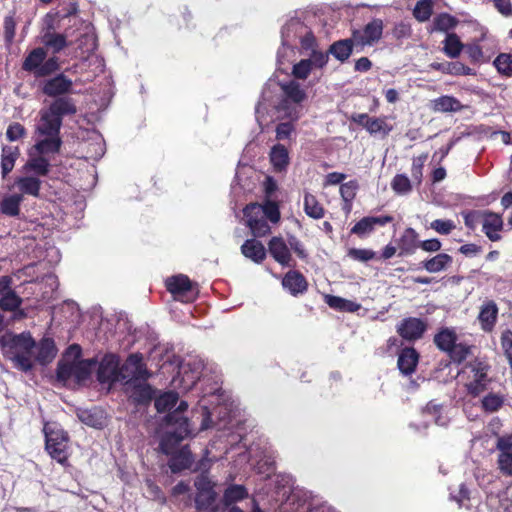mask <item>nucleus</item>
I'll return each instance as SVG.
<instances>
[{"instance_id": "obj_23", "label": "nucleus", "mask_w": 512, "mask_h": 512, "mask_svg": "<svg viewBox=\"0 0 512 512\" xmlns=\"http://www.w3.org/2000/svg\"><path fill=\"white\" fill-rule=\"evenodd\" d=\"M419 235L415 229L408 227L404 230L401 237L398 239L399 256H407L415 253L419 246Z\"/></svg>"}, {"instance_id": "obj_5", "label": "nucleus", "mask_w": 512, "mask_h": 512, "mask_svg": "<svg viewBox=\"0 0 512 512\" xmlns=\"http://www.w3.org/2000/svg\"><path fill=\"white\" fill-rule=\"evenodd\" d=\"M490 366L484 360L473 357L468 360L461 369L460 375L465 379V387L468 394L479 396L488 388L491 379L488 377Z\"/></svg>"}, {"instance_id": "obj_45", "label": "nucleus", "mask_w": 512, "mask_h": 512, "mask_svg": "<svg viewBox=\"0 0 512 512\" xmlns=\"http://www.w3.org/2000/svg\"><path fill=\"white\" fill-rule=\"evenodd\" d=\"M482 408L488 413L498 411L504 404V396L498 393H489L481 400Z\"/></svg>"}, {"instance_id": "obj_50", "label": "nucleus", "mask_w": 512, "mask_h": 512, "mask_svg": "<svg viewBox=\"0 0 512 512\" xmlns=\"http://www.w3.org/2000/svg\"><path fill=\"white\" fill-rule=\"evenodd\" d=\"M178 395L175 392H166L160 395L155 400V407L157 411L164 412L171 409L177 403Z\"/></svg>"}, {"instance_id": "obj_8", "label": "nucleus", "mask_w": 512, "mask_h": 512, "mask_svg": "<svg viewBox=\"0 0 512 512\" xmlns=\"http://www.w3.org/2000/svg\"><path fill=\"white\" fill-rule=\"evenodd\" d=\"M44 433L47 452L57 462L64 464L68 458V437L66 433L56 423L46 424Z\"/></svg>"}, {"instance_id": "obj_33", "label": "nucleus", "mask_w": 512, "mask_h": 512, "mask_svg": "<svg viewBox=\"0 0 512 512\" xmlns=\"http://www.w3.org/2000/svg\"><path fill=\"white\" fill-rule=\"evenodd\" d=\"M270 161L275 171L281 172L285 170L289 164L287 148L282 144L274 145L270 151Z\"/></svg>"}, {"instance_id": "obj_43", "label": "nucleus", "mask_w": 512, "mask_h": 512, "mask_svg": "<svg viewBox=\"0 0 512 512\" xmlns=\"http://www.w3.org/2000/svg\"><path fill=\"white\" fill-rule=\"evenodd\" d=\"M418 361V354H399L397 365L402 374L409 375L414 372Z\"/></svg>"}, {"instance_id": "obj_42", "label": "nucleus", "mask_w": 512, "mask_h": 512, "mask_svg": "<svg viewBox=\"0 0 512 512\" xmlns=\"http://www.w3.org/2000/svg\"><path fill=\"white\" fill-rule=\"evenodd\" d=\"M35 348L38 349L37 352H58V348L56 346L55 341V333L52 327H49L44 333L43 337L36 342Z\"/></svg>"}, {"instance_id": "obj_38", "label": "nucleus", "mask_w": 512, "mask_h": 512, "mask_svg": "<svg viewBox=\"0 0 512 512\" xmlns=\"http://www.w3.org/2000/svg\"><path fill=\"white\" fill-rule=\"evenodd\" d=\"M326 303L330 308L339 311L356 312L360 309L359 303L334 295H327Z\"/></svg>"}, {"instance_id": "obj_15", "label": "nucleus", "mask_w": 512, "mask_h": 512, "mask_svg": "<svg viewBox=\"0 0 512 512\" xmlns=\"http://www.w3.org/2000/svg\"><path fill=\"white\" fill-rule=\"evenodd\" d=\"M118 354H104L97 367V377L102 383L120 381Z\"/></svg>"}, {"instance_id": "obj_1", "label": "nucleus", "mask_w": 512, "mask_h": 512, "mask_svg": "<svg viewBox=\"0 0 512 512\" xmlns=\"http://www.w3.org/2000/svg\"><path fill=\"white\" fill-rule=\"evenodd\" d=\"M77 108L71 100L62 98L57 101H51L50 104L40 110V119L37 126V132L44 139L38 140L34 149L40 155L59 153L63 141L60 137V130L63 124V118L74 116Z\"/></svg>"}, {"instance_id": "obj_11", "label": "nucleus", "mask_w": 512, "mask_h": 512, "mask_svg": "<svg viewBox=\"0 0 512 512\" xmlns=\"http://www.w3.org/2000/svg\"><path fill=\"white\" fill-rule=\"evenodd\" d=\"M383 29V21L379 18L372 19L363 29H354L352 38L355 41V46L363 49L365 46L374 45L382 38Z\"/></svg>"}, {"instance_id": "obj_7", "label": "nucleus", "mask_w": 512, "mask_h": 512, "mask_svg": "<svg viewBox=\"0 0 512 512\" xmlns=\"http://www.w3.org/2000/svg\"><path fill=\"white\" fill-rule=\"evenodd\" d=\"M187 407L188 404L182 401L177 410L167 416L168 424L174 428L173 430L167 431L166 435L161 440L160 448L165 454H170L172 452V446L183 440L191 432L187 418L182 416V412L185 411Z\"/></svg>"}, {"instance_id": "obj_47", "label": "nucleus", "mask_w": 512, "mask_h": 512, "mask_svg": "<svg viewBox=\"0 0 512 512\" xmlns=\"http://www.w3.org/2000/svg\"><path fill=\"white\" fill-rule=\"evenodd\" d=\"M494 65L500 74L512 76V54L500 53L494 60Z\"/></svg>"}, {"instance_id": "obj_10", "label": "nucleus", "mask_w": 512, "mask_h": 512, "mask_svg": "<svg viewBox=\"0 0 512 512\" xmlns=\"http://www.w3.org/2000/svg\"><path fill=\"white\" fill-rule=\"evenodd\" d=\"M41 90L44 95L54 98L52 101L66 98L71 100L77 108L76 101L69 96L73 91V81L64 73H58L55 76L46 79L42 83Z\"/></svg>"}, {"instance_id": "obj_30", "label": "nucleus", "mask_w": 512, "mask_h": 512, "mask_svg": "<svg viewBox=\"0 0 512 512\" xmlns=\"http://www.w3.org/2000/svg\"><path fill=\"white\" fill-rule=\"evenodd\" d=\"M42 181L38 177L34 176H22L15 180V185L19 189L22 196L30 195L33 197L40 196Z\"/></svg>"}, {"instance_id": "obj_55", "label": "nucleus", "mask_w": 512, "mask_h": 512, "mask_svg": "<svg viewBox=\"0 0 512 512\" xmlns=\"http://www.w3.org/2000/svg\"><path fill=\"white\" fill-rule=\"evenodd\" d=\"M427 158L428 154L425 153L413 159L411 166V176L418 184H420L422 181L423 167Z\"/></svg>"}, {"instance_id": "obj_48", "label": "nucleus", "mask_w": 512, "mask_h": 512, "mask_svg": "<svg viewBox=\"0 0 512 512\" xmlns=\"http://www.w3.org/2000/svg\"><path fill=\"white\" fill-rule=\"evenodd\" d=\"M465 226L470 230L474 231L476 227L483 221L485 216V210H469L462 212Z\"/></svg>"}, {"instance_id": "obj_57", "label": "nucleus", "mask_w": 512, "mask_h": 512, "mask_svg": "<svg viewBox=\"0 0 512 512\" xmlns=\"http://www.w3.org/2000/svg\"><path fill=\"white\" fill-rule=\"evenodd\" d=\"M430 227L441 235H449L456 226L450 219H436L430 223Z\"/></svg>"}, {"instance_id": "obj_6", "label": "nucleus", "mask_w": 512, "mask_h": 512, "mask_svg": "<svg viewBox=\"0 0 512 512\" xmlns=\"http://www.w3.org/2000/svg\"><path fill=\"white\" fill-rule=\"evenodd\" d=\"M22 69L33 73L36 78L48 77L60 70V61L55 55L47 58L44 47H36L23 60Z\"/></svg>"}, {"instance_id": "obj_59", "label": "nucleus", "mask_w": 512, "mask_h": 512, "mask_svg": "<svg viewBox=\"0 0 512 512\" xmlns=\"http://www.w3.org/2000/svg\"><path fill=\"white\" fill-rule=\"evenodd\" d=\"M4 39L6 43L11 44L15 37L16 22L13 15H7L4 18Z\"/></svg>"}, {"instance_id": "obj_27", "label": "nucleus", "mask_w": 512, "mask_h": 512, "mask_svg": "<svg viewBox=\"0 0 512 512\" xmlns=\"http://www.w3.org/2000/svg\"><path fill=\"white\" fill-rule=\"evenodd\" d=\"M354 47L356 46L352 37L347 39H340L333 42L329 46L328 53L331 54L336 60L344 63L352 55Z\"/></svg>"}, {"instance_id": "obj_26", "label": "nucleus", "mask_w": 512, "mask_h": 512, "mask_svg": "<svg viewBox=\"0 0 512 512\" xmlns=\"http://www.w3.org/2000/svg\"><path fill=\"white\" fill-rule=\"evenodd\" d=\"M241 253L256 264H261L267 256L264 245L255 238L247 239L242 244Z\"/></svg>"}, {"instance_id": "obj_56", "label": "nucleus", "mask_w": 512, "mask_h": 512, "mask_svg": "<svg viewBox=\"0 0 512 512\" xmlns=\"http://www.w3.org/2000/svg\"><path fill=\"white\" fill-rule=\"evenodd\" d=\"M26 134V128L19 122L11 123L6 130V138L11 142L24 138Z\"/></svg>"}, {"instance_id": "obj_40", "label": "nucleus", "mask_w": 512, "mask_h": 512, "mask_svg": "<svg viewBox=\"0 0 512 512\" xmlns=\"http://www.w3.org/2000/svg\"><path fill=\"white\" fill-rule=\"evenodd\" d=\"M22 302V298L14 290H11L0 296V309L6 312H16Z\"/></svg>"}, {"instance_id": "obj_61", "label": "nucleus", "mask_w": 512, "mask_h": 512, "mask_svg": "<svg viewBox=\"0 0 512 512\" xmlns=\"http://www.w3.org/2000/svg\"><path fill=\"white\" fill-rule=\"evenodd\" d=\"M261 211V205L258 203H250L246 205V207L243 209V214L246 218L247 226L249 225L251 219L259 220L263 218V213H261Z\"/></svg>"}, {"instance_id": "obj_34", "label": "nucleus", "mask_w": 512, "mask_h": 512, "mask_svg": "<svg viewBox=\"0 0 512 512\" xmlns=\"http://www.w3.org/2000/svg\"><path fill=\"white\" fill-rule=\"evenodd\" d=\"M24 197L22 194H12L2 199L0 203V210L4 215L10 217H17L20 214V205L23 202Z\"/></svg>"}, {"instance_id": "obj_32", "label": "nucleus", "mask_w": 512, "mask_h": 512, "mask_svg": "<svg viewBox=\"0 0 512 512\" xmlns=\"http://www.w3.org/2000/svg\"><path fill=\"white\" fill-rule=\"evenodd\" d=\"M431 108L435 112H458L463 109V105L457 98L443 95L431 101Z\"/></svg>"}, {"instance_id": "obj_39", "label": "nucleus", "mask_w": 512, "mask_h": 512, "mask_svg": "<svg viewBox=\"0 0 512 512\" xmlns=\"http://www.w3.org/2000/svg\"><path fill=\"white\" fill-rule=\"evenodd\" d=\"M43 43L47 48H51L54 54L68 46L66 36L59 33H46L43 37Z\"/></svg>"}, {"instance_id": "obj_36", "label": "nucleus", "mask_w": 512, "mask_h": 512, "mask_svg": "<svg viewBox=\"0 0 512 512\" xmlns=\"http://www.w3.org/2000/svg\"><path fill=\"white\" fill-rule=\"evenodd\" d=\"M304 211L307 216L313 219H321L325 215V209L318 201L315 195L305 192L304 194Z\"/></svg>"}, {"instance_id": "obj_41", "label": "nucleus", "mask_w": 512, "mask_h": 512, "mask_svg": "<svg viewBox=\"0 0 512 512\" xmlns=\"http://www.w3.org/2000/svg\"><path fill=\"white\" fill-rule=\"evenodd\" d=\"M433 14V2L432 0H418L414 9L413 16L421 23L426 22L430 19Z\"/></svg>"}, {"instance_id": "obj_44", "label": "nucleus", "mask_w": 512, "mask_h": 512, "mask_svg": "<svg viewBox=\"0 0 512 512\" xmlns=\"http://www.w3.org/2000/svg\"><path fill=\"white\" fill-rule=\"evenodd\" d=\"M79 418L86 425L95 428H100L104 423L102 411L97 409L81 411L79 413Z\"/></svg>"}, {"instance_id": "obj_17", "label": "nucleus", "mask_w": 512, "mask_h": 512, "mask_svg": "<svg viewBox=\"0 0 512 512\" xmlns=\"http://www.w3.org/2000/svg\"><path fill=\"white\" fill-rule=\"evenodd\" d=\"M1 341L3 346L14 350V352H33L32 350L36 346V341L29 331L20 334L6 332Z\"/></svg>"}, {"instance_id": "obj_60", "label": "nucleus", "mask_w": 512, "mask_h": 512, "mask_svg": "<svg viewBox=\"0 0 512 512\" xmlns=\"http://www.w3.org/2000/svg\"><path fill=\"white\" fill-rule=\"evenodd\" d=\"M446 71H447V74L457 75V76L473 74V70L461 62H447L446 63Z\"/></svg>"}, {"instance_id": "obj_19", "label": "nucleus", "mask_w": 512, "mask_h": 512, "mask_svg": "<svg viewBox=\"0 0 512 512\" xmlns=\"http://www.w3.org/2000/svg\"><path fill=\"white\" fill-rule=\"evenodd\" d=\"M503 229L504 221L502 215L490 210H485V216L482 221V230L486 237L492 242L500 241L502 239L500 232Z\"/></svg>"}, {"instance_id": "obj_51", "label": "nucleus", "mask_w": 512, "mask_h": 512, "mask_svg": "<svg viewBox=\"0 0 512 512\" xmlns=\"http://www.w3.org/2000/svg\"><path fill=\"white\" fill-rule=\"evenodd\" d=\"M358 188V184L355 180H351L346 183H342L340 186V195L348 208L351 206V202L356 197V190Z\"/></svg>"}, {"instance_id": "obj_22", "label": "nucleus", "mask_w": 512, "mask_h": 512, "mask_svg": "<svg viewBox=\"0 0 512 512\" xmlns=\"http://www.w3.org/2000/svg\"><path fill=\"white\" fill-rule=\"evenodd\" d=\"M459 24V19L447 12H441L434 16L431 24L429 27H427V31L429 33L434 32H442L446 33H452L451 31L454 30Z\"/></svg>"}, {"instance_id": "obj_2", "label": "nucleus", "mask_w": 512, "mask_h": 512, "mask_svg": "<svg viewBox=\"0 0 512 512\" xmlns=\"http://www.w3.org/2000/svg\"><path fill=\"white\" fill-rule=\"evenodd\" d=\"M119 374V382L124 384L126 391L136 402L146 403L152 399L154 390L147 383L151 373L142 354H129L125 362L120 365Z\"/></svg>"}, {"instance_id": "obj_12", "label": "nucleus", "mask_w": 512, "mask_h": 512, "mask_svg": "<svg viewBox=\"0 0 512 512\" xmlns=\"http://www.w3.org/2000/svg\"><path fill=\"white\" fill-rule=\"evenodd\" d=\"M434 344L442 352H469L470 346L459 340L454 328L442 327L434 335Z\"/></svg>"}, {"instance_id": "obj_35", "label": "nucleus", "mask_w": 512, "mask_h": 512, "mask_svg": "<svg viewBox=\"0 0 512 512\" xmlns=\"http://www.w3.org/2000/svg\"><path fill=\"white\" fill-rule=\"evenodd\" d=\"M24 167L26 170L33 172L37 176L45 177L50 172L51 164L47 158L39 154L38 156H31Z\"/></svg>"}, {"instance_id": "obj_13", "label": "nucleus", "mask_w": 512, "mask_h": 512, "mask_svg": "<svg viewBox=\"0 0 512 512\" xmlns=\"http://www.w3.org/2000/svg\"><path fill=\"white\" fill-rule=\"evenodd\" d=\"M350 121L363 127L370 135L381 134L383 137L389 135L392 126L387 123L386 117H371L367 113H354Z\"/></svg>"}, {"instance_id": "obj_28", "label": "nucleus", "mask_w": 512, "mask_h": 512, "mask_svg": "<svg viewBox=\"0 0 512 512\" xmlns=\"http://www.w3.org/2000/svg\"><path fill=\"white\" fill-rule=\"evenodd\" d=\"M282 90L284 92L285 99L281 101L280 109L285 110L287 108L288 101L300 104L306 98L305 91L296 81H290L289 83L282 85Z\"/></svg>"}, {"instance_id": "obj_53", "label": "nucleus", "mask_w": 512, "mask_h": 512, "mask_svg": "<svg viewBox=\"0 0 512 512\" xmlns=\"http://www.w3.org/2000/svg\"><path fill=\"white\" fill-rule=\"evenodd\" d=\"M248 227L254 237H264L271 231L270 226L264 217L259 220L251 219Z\"/></svg>"}, {"instance_id": "obj_49", "label": "nucleus", "mask_w": 512, "mask_h": 512, "mask_svg": "<svg viewBox=\"0 0 512 512\" xmlns=\"http://www.w3.org/2000/svg\"><path fill=\"white\" fill-rule=\"evenodd\" d=\"M393 191L397 194H407L412 190L410 179L405 174H396L391 182Z\"/></svg>"}, {"instance_id": "obj_63", "label": "nucleus", "mask_w": 512, "mask_h": 512, "mask_svg": "<svg viewBox=\"0 0 512 512\" xmlns=\"http://www.w3.org/2000/svg\"><path fill=\"white\" fill-rule=\"evenodd\" d=\"M329 59V53L327 52H321L318 50L311 51L310 58L308 59L311 61V66L317 67V68H323Z\"/></svg>"}, {"instance_id": "obj_31", "label": "nucleus", "mask_w": 512, "mask_h": 512, "mask_svg": "<svg viewBox=\"0 0 512 512\" xmlns=\"http://www.w3.org/2000/svg\"><path fill=\"white\" fill-rule=\"evenodd\" d=\"M20 156V150L17 146L5 145L1 151V175L5 179L13 170L16 160Z\"/></svg>"}, {"instance_id": "obj_46", "label": "nucleus", "mask_w": 512, "mask_h": 512, "mask_svg": "<svg viewBox=\"0 0 512 512\" xmlns=\"http://www.w3.org/2000/svg\"><path fill=\"white\" fill-rule=\"evenodd\" d=\"M248 495L247 490L242 485H231L225 490L224 503L230 505L234 502L240 501L246 498Z\"/></svg>"}, {"instance_id": "obj_52", "label": "nucleus", "mask_w": 512, "mask_h": 512, "mask_svg": "<svg viewBox=\"0 0 512 512\" xmlns=\"http://www.w3.org/2000/svg\"><path fill=\"white\" fill-rule=\"evenodd\" d=\"M347 255L358 262H368L377 259V254L371 249L350 248Z\"/></svg>"}, {"instance_id": "obj_21", "label": "nucleus", "mask_w": 512, "mask_h": 512, "mask_svg": "<svg viewBox=\"0 0 512 512\" xmlns=\"http://www.w3.org/2000/svg\"><path fill=\"white\" fill-rule=\"evenodd\" d=\"M394 218L390 215L382 216H366L360 219L352 228L351 234H355L358 237H363L366 234L371 233L376 225L385 226L391 223Z\"/></svg>"}, {"instance_id": "obj_16", "label": "nucleus", "mask_w": 512, "mask_h": 512, "mask_svg": "<svg viewBox=\"0 0 512 512\" xmlns=\"http://www.w3.org/2000/svg\"><path fill=\"white\" fill-rule=\"evenodd\" d=\"M427 328L426 321L417 317H407L397 326V333L407 341H415L422 338Z\"/></svg>"}, {"instance_id": "obj_20", "label": "nucleus", "mask_w": 512, "mask_h": 512, "mask_svg": "<svg viewBox=\"0 0 512 512\" xmlns=\"http://www.w3.org/2000/svg\"><path fill=\"white\" fill-rule=\"evenodd\" d=\"M268 251L273 259L282 266L294 267L288 244L282 237L274 236L268 242Z\"/></svg>"}, {"instance_id": "obj_29", "label": "nucleus", "mask_w": 512, "mask_h": 512, "mask_svg": "<svg viewBox=\"0 0 512 512\" xmlns=\"http://www.w3.org/2000/svg\"><path fill=\"white\" fill-rule=\"evenodd\" d=\"M174 360L170 363L177 364V378L181 377V382H183V388L188 390L191 389L196 381L199 379L198 372L190 369V364L183 363L176 355L173 356Z\"/></svg>"}, {"instance_id": "obj_9", "label": "nucleus", "mask_w": 512, "mask_h": 512, "mask_svg": "<svg viewBox=\"0 0 512 512\" xmlns=\"http://www.w3.org/2000/svg\"><path fill=\"white\" fill-rule=\"evenodd\" d=\"M165 288L173 299L182 303H192L198 296V287L185 274H177L166 278Z\"/></svg>"}, {"instance_id": "obj_18", "label": "nucleus", "mask_w": 512, "mask_h": 512, "mask_svg": "<svg viewBox=\"0 0 512 512\" xmlns=\"http://www.w3.org/2000/svg\"><path fill=\"white\" fill-rule=\"evenodd\" d=\"M281 284L283 289L293 297L305 294L309 287L306 277L295 269H291L284 274Z\"/></svg>"}, {"instance_id": "obj_4", "label": "nucleus", "mask_w": 512, "mask_h": 512, "mask_svg": "<svg viewBox=\"0 0 512 512\" xmlns=\"http://www.w3.org/2000/svg\"><path fill=\"white\" fill-rule=\"evenodd\" d=\"M96 367V362L82 359L81 354H65L58 364L57 376L64 382L81 383L90 377Z\"/></svg>"}, {"instance_id": "obj_25", "label": "nucleus", "mask_w": 512, "mask_h": 512, "mask_svg": "<svg viewBox=\"0 0 512 512\" xmlns=\"http://www.w3.org/2000/svg\"><path fill=\"white\" fill-rule=\"evenodd\" d=\"M498 311V306L493 300H489L482 305L478 320L484 331L490 332L493 330L497 322Z\"/></svg>"}, {"instance_id": "obj_58", "label": "nucleus", "mask_w": 512, "mask_h": 512, "mask_svg": "<svg viewBox=\"0 0 512 512\" xmlns=\"http://www.w3.org/2000/svg\"><path fill=\"white\" fill-rule=\"evenodd\" d=\"M312 70L311 61L302 59L293 66L292 74L297 79L305 80Z\"/></svg>"}, {"instance_id": "obj_37", "label": "nucleus", "mask_w": 512, "mask_h": 512, "mask_svg": "<svg viewBox=\"0 0 512 512\" xmlns=\"http://www.w3.org/2000/svg\"><path fill=\"white\" fill-rule=\"evenodd\" d=\"M465 45L461 42L456 33H448L443 41V52L449 58H457Z\"/></svg>"}, {"instance_id": "obj_3", "label": "nucleus", "mask_w": 512, "mask_h": 512, "mask_svg": "<svg viewBox=\"0 0 512 512\" xmlns=\"http://www.w3.org/2000/svg\"><path fill=\"white\" fill-rule=\"evenodd\" d=\"M121 332L126 331L127 334L121 337L120 332H116L117 341L119 342V349L123 352L130 350L135 344L142 343L138 350L144 349L147 352H173L174 346L172 344H161L158 334L152 330L148 325L141 326L140 328H133L130 321L125 320L118 323Z\"/></svg>"}, {"instance_id": "obj_64", "label": "nucleus", "mask_w": 512, "mask_h": 512, "mask_svg": "<svg viewBox=\"0 0 512 512\" xmlns=\"http://www.w3.org/2000/svg\"><path fill=\"white\" fill-rule=\"evenodd\" d=\"M496 448L499 454H512V435H504L497 439Z\"/></svg>"}, {"instance_id": "obj_24", "label": "nucleus", "mask_w": 512, "mask_h": 512, "mask_svg": "<svg viewBox=\"0 0 512 512\" xmlns=\"http://www.w3.org/2000/svg\"><path fill=\"white\" fill-rule=\"evenodd\" d=\"M453 257L447 253H438L437 255L427 258L420 262L419 269H424L429 273H439L446 271L451 267Z\"/></svg>"}, {"instance_id": "obj_14", "label": "nucleus", "mask_w": 512, "mask_h": 512, "mask_svg": "<svg viewBox=\"0 0 512 512\" xmlns=\"http://www.w3.org/2000/svg\"><path fill=\"white\" fill-rule=\"evenodd\" d=\"M194 486L196 488L195 506L197 510L209 508L215 503L217 493L215 484L204 474L197 477Z\"/></svg>"}, {"instance_id": "obj_54", "label": "nucleus", "mask_w": 512, "mask_h": 512, "mask_svg": "<svg viewBox=\"0 0 512 512\" xmlns=\"http://www.w3.org/2000/svg\"><path fill=\"white\" fill-rule=\"evenodd\" d=\"M261 209L265 219H269L272 223H277L280 220V210L276 202L266 201L264 205H261Z\"/></svg>"}, {"instance_id": "obj_62", "label": "nucleus", "mask_w": 512, "mask_h": 512, "mask_svg": "<svg viewBox=\"0 0 512 512\" xmlns=\"http://www.w3.org/2000/svg\"><path fill=\"white\" fill-rule=\"evenodd\" d=\"M497 463L503 475L512 477V454H498Z\"/></svg>"}]
</instances>
